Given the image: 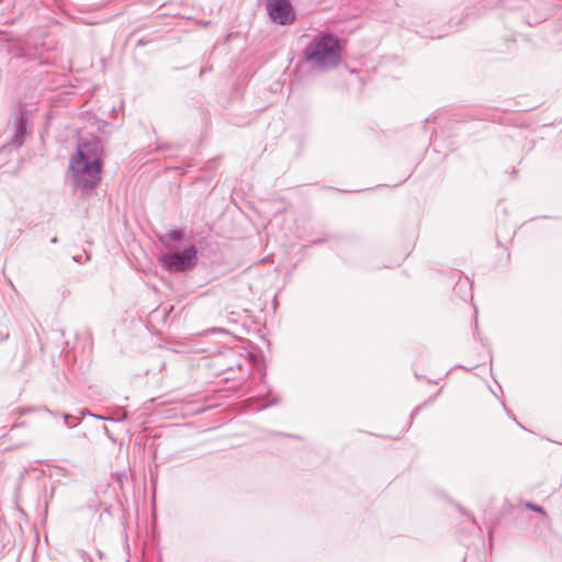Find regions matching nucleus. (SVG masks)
Instances as JSON below:
<instances>
[{
  "mask_svg": "<svg viewBox=\"0 0 562 562\" xmlns=\"http://www.w3.org/2000/svg\"><path fill=\"white\" fill-rule=\"evenodd\" d=\"M104 146L100 138L80 139L69 159V172L75 189L81 193L94 190L102 179Z\"/></svg>",
  "mask_w": 562,
  "mask_h": 562,
  "instance_id": "1",
  "label": "nucleus"
},
{
  "mask_svg": "<svg viewBox=\"0 0 562 562\" xmlns=\"http://www.w3.org/2000/svg\"><path fill=\"white\" fill-rule=\"evenodd\" d=\"M340 45L338 38L330 33H319L314 36L303 49V59L318 70H328L340 61Z\"/></svg>",
  "mask_w": 562,
  "mask_h": 562,
  "instance_id": "2",
  "label": "nucleus"
},
{
  "mask_svg": "<svg viewBox=\"0 0 562 562\" xmlns=\"http://www.w3.org/2000/svg\"><path fill=\"white\" fill-rule=\"evenodd\" d=\"M162 268L169 272H184L192 270L198 262V250L190 245L182 251L168 252L159 259Z\"/></svg>",
  "mask_w": 562,
  "mask_h": 562,
  "instance_id": "3",
  "label": "nucleus"
},
{
  "mask_svg": "<svg viewBox=\"0 0 562 562\" xmlns=\"http://www.w3.org/2000/svg\"><path fill=\"white\" fill-rule=\"evenodd\" d=\"M270 19L279 25H290L295 21V11L290 0H267Z\"/></svg>",
  "mask_w": 562,
  "mask_h": 562,
  "instance_id": "4",
  "label": "nucleus"
},
{
  "mask_svg": "<svg viewBox=\"0 0 562 562\" xmlns=\"http://www.w3.org/2000/svg\"><path fill=\"white\" fill-rule=\"evenodd\" d=\"M24 133H25L24 126L20 125L16 128L15 136H14V139H13V145L14 146L20 147L22 145Z\"/></svg>",
  "mask_w": 562,
  "mask_h": 562,
  "instance_id": "5",
  "label": "nucleus"
},
{
  "mask_svg": "<svg viewBox=\"0 0 562 562\" xmlns=\"http://www.w3.org/2000/svg\"><path fill=\"white\" fill-rule=\"evenodd\" d=\"M183 234L180 229H172V231H169L166 235V237L175 240V241H178L182 238Z\"/></svg>",
  "mask_w": 562,
  "mask_h": 562,
  "instance_id": "6",
  "label": "nucleus"
},
{
  "mask_svg": "<svg viewBox=\"0 0 562 562\" xmlns=\"http://www.w3.org/2000/svg\"><path fill=\"white\" fill-rule=\"evenodd\" d=\"M72 417L68 414H64V422H65V425L68 426V427H75L76 425L79 424V420H76L72 423Z\"/></svg>",
  "mask_w": 562,
  "mask_h": 562,
  "instance_id": "7",
  "label": "nucleus"
},
{
  "mask_svg": "<svg viewBox=\"0 0 562 562\" xmlns=\"http://www.w3.org/2000/svg\"><path fill=\"white\" fill-rule=\"evenodd\" d=\"M92 417L94 418H98V419H105V420H114L113 418H110V417H103V416H100V415H95V414H90ZM126 418V415L124 414L121 418H116L115 420H123Z\"/></svg>",
  "mask_w": 562,
  "mask_h": 562,
  "instance_id": "8",
  "label": "nucleus"
},
{
  "mask_svg": "<svg viewBox=\"0 0 562 562\" xmlns=\"http://www.w3.org/2000/svg\"><path fill=\"white\" fill-rule=\"evenodd\" d=\"M527 506L529 508H531L532 510H535V512L544 514V510H543V508L541 506H538V505H535V504H527Z\"/></svg>",
  "mask_w": 562,
  "mask_h": 562,
  "instance_id": "9",
  "label": "nucleus"
}]
</instances>
